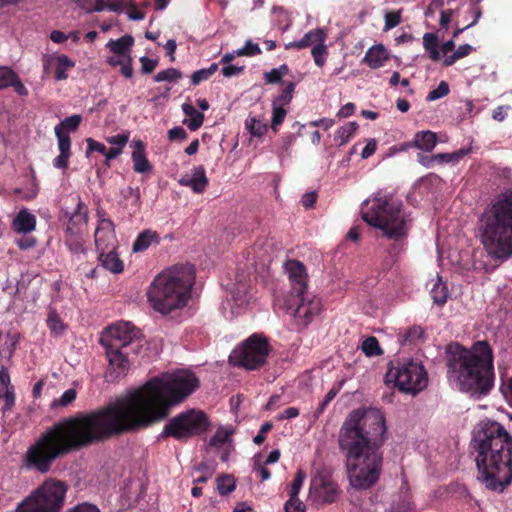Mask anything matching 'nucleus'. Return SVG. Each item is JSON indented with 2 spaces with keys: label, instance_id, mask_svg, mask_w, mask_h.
Listing matches in <instances>:
<instances>
[{
  "label": "nucleus",
  "instance_id": "c03bdc74",
  "mask_svg": "<svg viewBox=\"0 0 512 512\" xmlns=\"http://www.w3.org/2000/svg\"><path fill=\"white\" fill-rule=\"evenodd\" d=\"M467 154V151L464 149H461L459 151H456L454 153H439L435 154L434 158H436V162L438 163H450V162H457L461 158H463Z\"/></svg>",
  "mask_w": 512,
  "mask_h": 512
},
{
  "label": "nucleus",
  "instance_id": "e2e57ef3",
  "mask_svg": "<svg viewBox=\"0 0 512 512\" xmlns=\"http://www.w3.org/2000/svg\"><path fill=\"white\" fill-rule=\"evenodd\" d=\"M228 439V434L224 431H216V433L211 437L209 444L214 447H220L226 443Z\"/></svg>",
  "mask_w": 512,
  "mask_h": 512
},
{
  "label": "nucleus",
  "instance_id": "4468645a",
  "mask_svg": "<svg viewBox=\"0 0 512 512\" xmlns=\"http://www.w3.org/2000/svg\"><path fill=\"white\" fill-rule=\"evenodd\" d=\"M340 495V488L333 479L330 468L322 467L316 471L311 479L309 496L317 505L335 503Z\"/></svg>",
  "mask_w": 512,
  "mask_h": 512
},
{
  "label": "nucleus",
  "instance_id": "6ab92c4d",
  "mask_svg": "<svg viewBox=\"0 0 512 512\" xmlns=\"http://www.w3.org/2000/svg\"><path fill=\"white\" fill-rule=\"evenodd\" d=\"M132 147L133 151L131 158L134 171L141 174L150 173L153 169V166L146 156V146L144 142L142 140H134Z\"/></svg>",
  "mask_w": 512,
  "mask_h": 512
},
{
  "label": "nucleus",
  "instance_id": "b1692460",
  "mask_svg": "<svg viewBox=\"0 0 512 512\" xmlns=\"http://www.w3.org/2000/svg\"><path fill=\"white\" fill-rule=\"evenodd\" d=\"M98 260L102 267L114 274L122 273L124 263L120 259L116 250L101 252L98 254Z\"/></svg>",
  "mask_w": 512,
  "mask_h": 512
},
{
  "label": "nucleus",
  "instance_id": "7c9ffc66",
  "mask_svg": "<svg viewBox=\"0 0 512 512\" xmlns=\"http://www.w3.org/2000/svg\"><path fill=\"white\" fill-rule=\"evenodd\" d=\"M358 127L359 126L355 121L345 124L336 131L334 140L338 143L339 146L346 144L356 132Z\"/></svg>",
  "mask_w": 512,
  "mask_h": 512
},
{
  "label": "nucleus",
  "instance_id": "774afa93",
  "mask_svg": "<svg viewBox=\"0 0 512 512\" xmlns=\"http://www.w3.org/2000/svg\"><path fill=\"white\" fill-rule=\"evenodd\" d=\"M66 512H100L99 508L93 504L82 503L68 509Z\"/></svg>",
  "mask_w": 512,
  "mask_h": 512
},
{
  "label": "nucleus",
  "instance_id": "f03ea898",
  "mask_svg": "<svg viewBox=\"0 0 512 512\" xmlns=\"http://www.w3.org/2000/svg\"><path fill=\"white\" fill-rule=\"evenodd\" d=\"M385 434V417L378 409H354L345 418L338 433V446L353 488L366 490L379 480Z\"/></svg>",
  "mask_w": 512,
  "mask_h": 512
},
{
  "label": "nucleus",
  "instance_id": "1a4fd4ad",
  "mask_svg": "<svg viewBox=\"0 0 512 512\" xmlns=\"http://www.w3.org/2000/svg\"><path fill=\"white\" fill-rule=\"evenodd\" d=\"M68 486L65 482L48 479L17 507V512H61Z\"/></svg>",
  "mask_w": 512,
  "mask_h": 512
},
{
  "label": "nucleus",
  "instance_id": "72a5a7b5",
  "mask_svg": "<svg viewBox=\"0 0 512 512\" xmlns=\"http://www.w3.org/2000/svg\"><path fill=\"white\" fill-rule=\"evenodd\" d=\"M363 353L368 357L380 356L383 354V351L379 345V342L376 337L369 336L367 337L361 345Z\"/></svg>",
  "mask_w": 512,
  "mask_h": 512
},
{
  "label": "nucleus",
  "instance_id": "f257e3e1",
  "mask_svg": "<svg viewBox=\"0 0 512 512\" xmlns=\"http://www.w3.org/2000/svg\"><path fill=\"white\" fill-rule=\"evenodd\" d=\"M199 385V379L189 371L154 377L125 398L65 417L48 427L27 450L26 466L47 473L55 460L71 452L159 422Z\"/></svg>",
  "mask_w": 512,
  "mask_h": 512
},
{
  "label": "nucleus",
  "instance_id": "c756f323",
  "mask_svg": "<svg viewBox=\"0 0 512 512\" xmlns=\"http://www.w3.org/2000/svg\"><path fill=\"white\" fill-rule=\"evenodd\" d=\"M64 243L67 249L74 255L86 253L82 235L64 234Z\"/></svg>",
  "mask_w": 512,
  "mask_h": 512
},
{
  "label": "nucleus",
  "instance_id": "79ce46f5",
  "mask_svg": "<svg viewBox=\"0 0 512 512\" xmlns=\"http://www.w3.org/2000/svg\"><path fill=\"white\" fill-rule=\"evenodd\" d=\"M16 75L10 67L0 66V90L10 87Z\"/></svg>",
  "mask_w": 512,
  "mask_h": 512
},
{
  "label": "nucleus",
  "instance_id": "0e129e2a",
  "mask_svg": "<svg viewBox=\"0 0 512 512\" xmlns=\"http://www.w3.org/2000/svg\"><path fill=\"white\" fill-rule=\"evenodd\" d=\"M453 17V10L452 9H446L442 10L440 14V30L447 31L449 28V23Z\"/></svg>",
  "mask_w": 512,
  "mask_h": 512
},
{
  "label": "nucleus",
  "instance_id": "7ed1b4c3",
  "mask_svg": "<svg viewBox=\"0 0 512 512\" xmlns=\"http://www.w3.org/2000/svg\"><path fill=\"white\" fill-rule=\"evenodd\" d=\"M471 447L477 452L478 480L490 491L503 492L512 482V436L496 421L481 422Z\"/></svg>",
  "mask_w": 512,
  "mask_h": 512
},
{
  "label": "nucleus",
  "instance_id": "8fccbe9b",
  "mask_svg": "<svg viewBox=\"0 0 512 512\" xmlns=\"http://www.w3.org/2000/svg\"><path fill=\"white\" fill-rule=\"evenodd\" d=\"M284 510L285 512H306V506L298 497H289Z\"/></svg>",
  "mask_w": 512,
  "mask_h": 512
},
{
  "label": "nucleus",
  "instance_id": "39448f33",
  "mask_svg": "<svg viewBox=\"0 0 512 512\" xmlns=\"http://www.w3.org/2000/svg\"><path fill=\"white\" fill-rule=\"evenodd\" d=\"M194 281L193 265H173L154 278L147 292L148 301L161 314L181 309L187 305Z\"/></svg>",
  "mask_w": 512,
  "mask_h": 512
},
{
  "label": "nucleus",
  "instance_id": "a211bd4d",
  "mask_svg": "<svg viewBox=\"0 0 512 512\" xmlns=\"http://www.w3.org/2000/svg\"><path fill=\"white\" fill-rule=\"evenodd\" d=\"M179 184L185 187H189L195 193H203L208 184L209 180L206 176V171L204 166L200 165L194 167L192 171V175H185L179 180Z\"/></svg>",
  "mask_w": 512,
  "mask_h": 512
},
{
  "label": "nucleus",
  "instance_id": "a19ab883",
  "mask_svg": "<svg viewBox=\"0 0 512 512\" xmlns=\"http://www.w3.org/2000/svg\"><path fill=\"white\" fill-rule=\"evenodd\" d=\"M273 105L271 128L274 132L278 131V126L281 125L287 115V110L284 106Z\"/></svg>",
  "mask_w": 512,
  "mask_h": 512
},
{
  "label": "nucleus",
  "instance_id": "4d7b16f0",
  "mask_svg": "<svg viewBox=\"0 0 512 512\" xmlns=\"http://www.w3.org/2000/svg\"><path fill=\"white\" fill-rule=\"evenodd\" d=\"M71 155L72 153L60 152L59 155L54 158L53 166L57 169H67Z\"/></svg>",
  "mask_w": 512,
  "mask_h": 512
},
{
  "label": "nucleus",
  "instance_id": "864d4df0",
  "mask_svg": "<svg viewBox=\"0 0 512 512\" xmlns=\"http://www.w3.org/2000/svg\"><path fill=\"white\" fill-rule=\"evenodd\" d=\"M470 13L474 16L473 21L470 24H468V25H466L464 27L457 28L454 31V33H453V38L458 37L464 30L468 29L469 27H471V26H473V25H475L477 23L478 19L481 16L480 9L478 7H475V6H471L470 7Z\"/></svg>",
  "mask_w": 512,
  "mask_h": 512
},
{
  "label": "nucleus",
  "instance_id": "423d86ee",
  "mask_svg": "<svg viewBox=\"0 0 512 512\" xmlns=\"http://www.w3.org/2000/svg\"><path fill=\"white\" fill-rule=\"evenodd\" d=\"M481 241L493 258L512 256V192L500 194L482 215Z\"/></svg>",
  "mask_w": 512,
  "mask_h": 512
},
{
  "label": "nucleus",
  "instance_id": "0eeeda50",
  "mask_svg": "<svg viewBox=\"0 0 512 512\" xmlns=\"http://www.w3.org/2000/svg\"><path fill=\"white\" fill-rule=\"evenodd\" d=\"M290 282V293L287 299V309L291 311L297 323L307 326L319 315L321 300L308 293V274L305 265L296 259H289L284 264Z\"/></svg>",
  "mask_w": 512,
  "mask_h": 512
},
{
  "label": "nucleus",
  "instance_id": "49530a36",
  "mask_svg": "<svg viewBox=\"0 0 512 512\" xmlns=\"http://www.w3.org/2000/svg\"><path fill=\"white\" fill-rule=\"evenodd\" d=\"M449 85L445 81H441L437 88L430 91L426 97L428 101H434L440 99L449 94Z\"/></svg>",
  "mask_w": 512,
  "mask_h": 512
},
{
  "label": "nucleus",
  "instance_id": "09e8293b",
  "mask_svg": "<svg viewBox=\"0 0 512 512\" xmlns=\"http://www.w3.org/2000/svg\"><path fill=\"white\" fill-rule=\"evenodd\" d=\"M305 479V473L302 470H298L295 474V477L292 481L290 490H289V497H298V494L300 492V489L303 485Z\"/></svg>",
  "mask_w": 512,
  "mask_h": 512
},
{
  "label": "nucleus",
  "instance_id": "680f3d73",
  "mask_svg": "<svg viewBox=\"0 0 512 512\" xmlns=\"http://www.w3.org/2000/svg\"><path fill=\"white\" fill-rule=\"evenodd\" d=\"M107 141H108V143H110L112 145H116V147H121V151H123V147L129 141V134L128 133L117 134V135L107 138Z\"/></svg>",
  "mask_w": 512,
  "mask_h": 512
},
{
  "label": "nucleus",
  "instance_id": "dca6fc26",
  "mask_svg": "<svg viewBox=\"0 0 512 512\" xmlns=\"http://www.w3.org/2000/svg\"><path fill=\"white\" fill-rule=\"evenodd\" d=\"M94 237L98 254L117 250L118 240L115 234V226L111 219H103L101 221V226H97Z\"/></svg>",
  "mask_w": 512,
  "mask_h": 512
},
{
  "label": "nucleus",
  "instance_id": "393cba45",
  "mask_svg": "<svg viewBox=\"0 0 512 512\" xmlns=\"http://www.w3.org/2000/svg\"><path fill=\"white\" fill-rule=\"evenodd\" d=\"M134 44V38L131 35H124L116 40L111 39L107 43V47L115 55L121 57H131L130 52Z\"/></svg>",
  "mask_w": 512,
  "mask_h": 512
},
{
  "label": "nucleus",
  "instance_id": "de8ad7c7",
  "mask_svg": "<svg viewBox=\"0 0 512 512\" xmlns=\"http://www.w3.org/2000/svg\"><path fill=\"white\" fill-rule=\"evenodd\" d=\"M384 31H388L398 26L401 22V11H389L385 14Z\"/></svg>",
  "mask_w": 512,
  "mask_h": 512
},
{
  "label": "nucleus",
  "instance_id": "c9c22d12",
  "mask_svg": "<svg viewBox=\"0 0 512 512\" xmlns=\"http://www.w3.org/2000/svg\"><path fill=\"white\" fill-rule=\"evenodd\" d=\"M182 77H183V75L180 70L171 67V68H167L165 70L158 72L154 76V81L155 82H163V81L177 82Z\"/></svg>",
  "mask_w": 512,
  "mask_h": 512
},
{
  "label": "nucleus",
  "instance_id": "58836bf2",
  "mask_svg": "<svg viewBox=\"0 0 512 512\" xmlns=\"http://www.w3.org/2000/svg\"><path fill=\"white\" fill-rule=\"evenodd\" d=\"M81 121V115H72L62 120L58 125L55 126L54 129H60V131H65L66 133L75 132L78 129Z\"/></svg>",
  "mask_w": 512,
  "mask_h": 512
},
{
  "label": "nucleus",
  "instance_id": "e433bc0d",
  "mask_svg": "<svg viewBox=\"0 0 512 512\" xmlns=\"http://www.w3.org/2000/svg\"><path fill=\"white\" fill-rule=\"evenodd\" d=\"M311 54L316 66L320 68L323 67L328 56V48L325 45V42H320L317 43V45H314L311 49Z\"/></svg>",
  "mask_w": 512,
  "mask_h": 512
},
{
  "label": "nucleus",
  "instance_id": "6e6d98bb",
  "mask_svg": "<svg viewBox=\"0 0 512 512\" xmlns=\"http://www.w3.org/2000/svg\"><path fill=\"white\" fill-rule=\"evenodd\" d=\"M140 63H141V72L143 74H150L157 67L158 61L150 59L146 56H143L140 58Z\"/></svg>",
  "mask_w": 512,
  "mask_h": 512
},
{
  "label": "nucleus",
  "instance_id": "338daca9",
  "mask_svg": "<svg viewBox=\"0 0 512 512\" xmlns=\"http://www.w3.org/2000/svg\"><path fill=\"white\" fill-rule=\"evenodd\" d=\"M210 76L206 72L205 68L195 71L191 75V85L197 86L202 81L208 80Z\"/></svg>",
  "mask_w": 512,
  "mask_h": 512
},
{
  "label": "nucleus",
  "instance_id": "473e14b6",
  "mask_svg": "<svg viewBox=\"0 0 512 512\" xmlns=\"http://www.w3.org/2000/svg\"><path fill=\"white\" fill-rule=\"evenodd\" d=\"M74 67V62L69 59L66 55H61L56 59V67H55V79L65 80L67 79V70L69 68Z\"/></svg>",
  "mask_w": 512,
  "mask_h": 512
},
{
  "label": "nucleus",
  "instance_id": "4be33fe9",
  "mask_svg": "<svg viewBox=\"0 0 512 512\" xmlns=\"http://www.w3.org/2000/svg\"><path fill=\"white\" fill-rule=\"evenodd\" d=\"M327 34L321 28H316L307 32L302 39L293 41L285 45V49L295 48L297 50L304 49L309 46L317 45V43L325 42Z\"/></svg>",
  "mask_w": 512,
  "mask_h": 512
},
{
  "label": "nucleus",
  "instance_id": "bf43d9fd",
  "mask_svg": "<svg viewBox=\"0 0 512 512\" xmlns=\"http://www.w3.org/2000/svg\"><path fill=\"white\" fill-rule=\"evenodd\" d=\"M37 244V240L34 236L22 237L16 240V245L20 250H28L34 248Z\"/></svg>",
  "mask_w": 512,
  "mask_h": 512
},
{
  "label": "nucleus",
  "instance_id": "f3484780",
  "mask_svg": "<svg viewBox=\"0 0 512 512\" xmlns=\"http://www.w3.org/2000/svg\"><path fill=\"white\" fill-rule=\"evenodd\" d=\"M88 223V207L78 198L74 212L69 216L64 234L82 235Z\"/></svg>",
  "mask_w": 512,
  "mask_h": 512
},
{
  "label": "nucleus",
  "instance_id": "a878e982",
  "mask_svg": "<svg viewBox=\"0 0 512 512\" xmlns=\"http://www.w3.org/2000/svg\"><path fill=\"white\" fill-rule=\"evenodd\" d=\"M436 133L427 130L417 132L414 136L411 146L416 147L425 152H431L437 144Z\"/></svg>",
  "mask_w": 512,
  "mask_h": 512
},
{
  "label": "nucleus",
  "instance_id": "412c9836",
  "mask_svg": "<svg viewBox=\"0 0 512 512\" xmlns=\"http://www.w3.org/2000/svg\"><path fill=\"white\" fill-rule=\"evenodd\" d=\"M390 58L387 49L382 44L373 45L370 47L362 60L367 66L372 69H378L384 66L385 62Z\"/></svg>",
  "mask_w": 512,
  "mask_h": 512
},
{
  "label": "nucleus",
  "instance_id": "ea45409f",
  "mask_svg": "<svg viewBox=\"0 0 512 512\" xmlns=\"http://www.w3.org/2000/svg\"><path fill=\"white\" fill-rule=\"evenodd\" d=\"M235 489V481L231 476L224 475L217 478V490L220 495H228Z\"/></svg>",
  "mask_w": 512,
  "mask_h": 512
},
{
  "label": "nucleus",
  "instance_id": "69168bd1",
  "mask_svg": "<svg viewBox=\"0 0 512 512\" xmlns=\"http://www.w3.org/2000/svg\"><path fill=\"white\" fill-rule=\"evenodd\" d=\"M244 71V66L227 65L221 70L224 77L230 78L241 74Z\"/></svg>",
  "mask_w": 512,
  "mask_h": 512
},
{
  "label": "nucleus",
  "instance_id": "9d476101",
  "mask_svg": "<svg viewBox=\"0 0 512 512\" xmlns=\"http://www.w3.org/2000/svg\"><path fill=\"white\" fill-rule=\"evenodd\" d=\"M209 428L210 420L207 414L202 410L192 408L169 419L161 432V437H171L184 442L204 434Z\"/></svg>",
  "mask_w": 512,
  "mask_h": 512
},
{
  "label": "nucleus",
  "instance_id": "9b49d317",
  "mask_svg": "<svg viewBox=\"0 0 512 512\" xmlns=\"http://www.w3.org/2000/svg\"><path fill=\"white\" fill-rule=\"evenodd\" d=\"M386 381L393 382L399 391L416 395L427 387L428 375L420 362L408 360L390 367L386 373Z\"/></svg>",
  "mask_w": 512,
  "mask_h": 512
},
{
  "label": "nucleus",
  "instance_id": "ddd939ff",
  "mask_svg": "<svg viewBox=\"0 0 512 512\" xmlns=\"http://www.w3.org/2000/svg\"><path fill=\"white\" fill-rule=\"evenodd\" d=\"M103 346L111 349H125L138 353L142 347L139 331L130 322H118L107 329V334L100 339Z\"/></svg>",
  "mask_w": 512,
  "mask_h": 512
},
{
  "label": "nucleus",
  "instance_id": "4c0bfd02",
  "mask_svg": "<svg viewBox=\"0 0 512 512\" xmlns=\"http://www.w3.org/2000/svg\"><path fill=\"white\" fill-rule=\"evenodd\" d=\"M295 87L296 85L294 82H287L285 88L281 91V94L273 100L272 104L279 106H286L290 104L293 99Z\"/></svg>",
  "mask_w": 512,
  "mask_h": 512
},
{
  "label": "nucleus",
  "instance_id": "a18cd8bd",
  "mask_svg": "<svg viewBox=\"0 0 512 512\" xmlns=\"http://www.w3.org/2000/svg\"><path fill=\"white\" fill-rule=\"evenodd\" d=\"M261 49L257 43L251 40L246 41L244 47L235 51L237 56H257L261 54Z\"/></svg>",
  "mask_w": 512,
  "mask_h": 512
},
{
  "label": "nucleus",
  "instance_id": "5701e85b",
  "mask_svg": "<svg viewBox=\"0 0 512 512\" xmlns=\"http://www.w3.org/2000/svg\"><path fill=\"white\" fill-rule=\"evenodd\" d=\"M161 240L160 235L151 229L143 230L138 234L132 245L133 252H144L152 244H159Z\"/></svg>",
  "mask_w": 512,
  "mask_h": 512
},
{
  "label": "nucleus",
  "instance_id": "aec40b11",
  "mask_svg": "<svg viewBox=\"0 0 512 512\" xmlns=\"http://www.w3.org/2000/svg\"><path fill=\"white\" fill-rule=\"evenodd\" d=\"M36 217L27 208H22L12 221L11 227L14 232L28 234L36 228Z\"/></svg>",
  "mask_w": 512,
  "mask_h": 512
},
{
  "label": "nucleus",
  "instance_id": "052dcab7",
  "mask_svg": "<svg viewBox=\"0 0 512 512\" xmlns=\"http://www.w3.org/2000/svg\"><path fill=\"white\" fill-rule=\"evenodd\" d=\"M423 46L426 51L438 47V36L435 33H425L423 36Z\"/></svg>",
  "mask_w": 512,
  "mask_h": 512
},
{
  "label": "nucleus",
  "instance_id": "13d9d810",
  "mask_svg": "<svg viewBox=\"0 0 512 512\" xmlns=\"http://www.w3.org/2000/svg\"><path fill=\"white\" fill-rule=\"evenodd\" d=\"M187 137L186 130L181 126L174 127L168 131V139L170 141L186 140Z\"/></svg>",
  "mask_w": 512,
  "mask_h": 512
},
{
  "label": "nucleus",
  "instance_id": "f8f14e48",
  "mask_svg": "<svg viewBox=\"0 0 512 512\" xmlns=\"http://www.w3.org/2000/svg\"><path fill=\"white\" fill-rule=\"evenodd\" d=\"M269 353L270 345L267 338L255 333L233 349L229 362L247 370H258L265 365Z\"/></svg>",
  "mask_w": 512,
  "mask_h": 512
},
{
  "label": "nucleus",
  "instance_id": "3c124183",
  "mask_svg": "<svg viewBox=\"0 0 512 512\" xmlns=\"http://www.w3.org/2000/svg\"><path fill=\"white\" fill-rule=\"evenodd\" d=\"M77 397V392L75 389L66 390L59 399L54 400V406H68L71 404Z\"/></svg>",
  "mask_w": 512,
  "mask_h": 512
},
{
  "label": "nucleus",
  "instance_id": "f704fd0d",
  "mask_svg": "<svg viewBox=\"0 0 512 512\" xmlns=\"http://www.w3.org/2000/svg\"><path fill=\"white\" fill-rule=\"evenodd\" d=\"M246 128L251 135L256 137L263 136L268 130L267 124L264 121L257 119L256 117H251L246 120Z\"/></svg>",
  "mask_w": 512,
  "mask_h": 512
},
{
  "label": "nucleus",
  "instance_id": "c85d7f7f",
  "mask_svg": "<svg viewBox=\"0 0 512 512\" xmlns=\"http://www.w3.org/2000/svg\"><path fill=\"white\" fill-rule=\"evenodd\" d=\"M46 323L54 336L62 335L67 327L55 309L49 311Z\"/></svg>",
  "mask_w": 512,
  "mask_h": 512
},
{
  "label": "nucleus",
  "instance_id": "2eb2a0df",
  "mask_svg": "<svg viewBox=\"0 0 512 512\" xmlns=\"http://www.w3.org/2000/svg\"><path fill=\"white\" fill-rule=\"evenodd\" d=\"M106 349V356L109 361V366L106 371V378L108 381L116 382L126 376L129 370L128 356L131 350L125 349H111V347L104 346Z\"/></svg>",
  "mask_w": 512,
  "mask_h": 512
},
{
  "label": "nucleus",
  "instance_id": "bb28decb",
  "mask_svg": "<svg viewBox=\"0 0 512 512\" xmlns=\"http://www.w3.org/2000/svg\"><path fill=\"white\" fill-rule=\"evenodd\" d=\"M424 335L422 327L414 325L408 329L401 330L398 334V341L401 345H415L417 344Z\"/></svg>",
  "mask_w": 512,
  "mask_h": 512
},
{
  "label": "nucleus",
  "instance_id": "20e7f679",
  "mask_svg": "<svg viewBox=\"0 0 512 512\" xmlns=\"http://www.w3.org/2000/svg\"><path fill=\"white\" fill-rule=\"evenodd\" d=\"M447 367L448 377L472 396L487 395L494 385L493 351L486 341H477L472 350L458 343L449 345Z\"/></svg>",
  "mask_w": 512,
  "mask_h": 512
},
{
  "label": "nucleus",
  "instance_id": "2f4dec72",
  "mask_svg": "<svg viewBox=\"0 0 512 512\" xmlns=\"http://www.w3.org/2000/svg\"><path fill=\"white\" fill-rule=\"evenodd\" d=\"M430 295L435 304L439 306H443L448 299V288L445 283L441 281V278H438V281L434 284L430 291Z\"/></svg>",
  "mask_w": 512,
  "mask_h": 512
},
{
  "label": "nucleus",
  "instance_id": "603ef678",
  "mask_svg": "<svg viewBox=\"0 0 512 512\" xmlns=\"http://www.w3.org/2000/svg\"><path fill=\"white\" fill-rule=\"evenodd\" d=\"M4 400V406L2 408V412L6 413L8 411H11L13 406L15 405V394L14 389L11 387V389H6V391L1 392V397Z\"/></svg>",
  "mask_w": 512,
  "mask_h": 512
},
{
  "label": "nucleus",
  "instance_id": "cd10ccee",
  "mask_svg": "<svg viewBox=\"0 0 512 512\" xmlns=\"http://www.w3.org/2000/svg\"><path fill=\"white\" fill-rule=\"evenodd\" d=\"M182 110L186 116L189 117L184 123L188 126L191 131L198 130L204 122V114L197 111L191 104H183Z\"/></svg>",
  "mask_w": 512,
  "mask_h": 512
},
{
  "label": "nucleus",
  "instance_id": "37998d69",
  "mask_svg": "<svg viewBox=\"0 0 512 512\" xmlns=\"http://www.w3.org/2000/svg\"><path fill=\"white\" fill-rule=\"evenodd\" d=\"M55 135L58 141V149L60 152L72 153L71 152V138L65 131L60 129H54Z\"/></svg>",
  "mask_w": 512,
  "mask_h": 512
},
{
  "label": "nucleus",
  "instance_id": "6e6552de",
  "mask_svg": "<svg viewBox=\"0 0 512 512\" xmlns=\"http://www.w3.org/2000/svg\"><path fill=\"white\" fill-rule=\"evenodd\" d=\"M361 215L367 224L382 230L388 239L399 241L408 235L409 227L402 204L391 198L375 197L366 201Z\"/></svg>",
  "mask_w": 512,
  "mask_h": 512
},
{
  "label": "nucleus",
  "instance_id": "5fc2aeb1",
  "mask_svg": "<svg viewBox=\"0 0 512 512\" xmlns=\"http://www.w3.org/2000/svg\"><path fill=\"white\" fill-rule=\"evenodd\" d=\"M86 142H87V155L91 152H98L100 154H103L106 153V146L101 143V142H98L92 138H87L86 139Z\"/></svg>",
  "mask_w": 512,
  "mask_h": 512
}]
</instances>
